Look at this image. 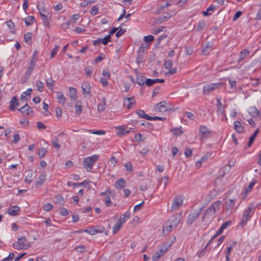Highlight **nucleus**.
<instances>
[{
	"mask_svg": "<svg viewBox=\"0 0 261 261\" xmlns=\"http://www.w3.org/2000/svg\"><path fill=\"white\" fill-rule=\"evenodd\" d=\"M170 132H172L174 135L176 136L180 135L183 133L182 131L181 130V127H180L179 128H171L170 129Z\"/></svg>",
	"mask_w": 261,
	"mask_h": 261,
	"instance_id": "nucleus-40",
	"label": "nucleus"
},
{
	"mask_svg": "<svg viewBox=\"0 0 261 261\" xmlns=\"http://www.w3.org/2000/svg\"><path fill=\"white\" fill-rule=\"evenodd\" d=\"M154 40V37L152 35H148L144 37L143 40L146 42H150Z\"/></svg>",
	"mask_w": 261,
	"mask_h": 261,
	"instance_id": "nucleus-57",
	"label": "nucleus"
},
{
	"mask_svg": "<svg viewBox=\"0 0 261 261\" xmlns=\"http://www.w3.org/2000/svg\"><path fill=\"white\" fill-rule=\"evenodd\" d=\"M180 220L179 215L175 214L170 217L167 221L176 227L179 223Z\"/></svg>",
	"mask_w": 261,
	"mask_h": 261,
	"instance_id": "nucleus-15",
	"label": "nucleus"
},
{
	"mask_svg": "<svg viewBox=\"0 0 261 261\" xmlns=\"http://www.w3.org/2000/svg\"><path fill=\"white\" fill-rule=\"evenodd\" d=\"M253 213V208L252 206H248V208L244 210L243 215L241 221L239 223V225L243 227L248 222L250 217Z\"/></svg>",
	"mask_w": 261,
	"mask_h": 261,
	"instance_id": "nucleus-6",
	"label": "nucleus"
},
{
	"mask_svg": "<svg viewBox=\"0 0 261 261\" xmlns=\"http://www.w3.org/2000/svg\"><path fill=\"white\" fill-rule=\"evenodd\" d=\"M125 170L128 172H131L133 170L132 164L130 162H127L124 164Z\"/></svg>",
	"mask_w": 261,
	"mask_h": 261,
	"instance_id": "nucleus-46",
	"label": "nucleus"
},
{
	"mask_svg": "<svg viewBox=\"0 0 261 261\" xmlns=\"http://www.w3.org/2000/svg\"><path fill=\"white\" fill-rule=\"evenodd\" d=\"M17 110L21 113L25 114L27 115H30L31 113L32 112L31 108L28 105L27 103H25L20 109H17Z\"/></svg>",
	"mask_w": 261,
	"mask_h": 261,
	"instance_id": "nucleus-25",
	"label": "nucleus"
},
{
	"mask_svg": "<svg viewBox=\"0 0 261 261\" xmlns=\"http://www.w3.org/2000/svg\"><path fill=\"white\" fill-rule=\"evenodd\" d=\"M43 23L46 28H49L51 22V13L41 16Z\"/></svg>",
	"mask_w": 261,
	"mask_h": 261,
	"instance_id": "nucleus-20",
	"label": "nucleus"
},
{
	"mask_svg": "<svg viewBox=\"0 0 261 261\" xmlns=\"http://www.w3.org/2000/svg\"><path fill=\"white\" fill-rule=\"evenodd\" d=\"M111 41V37L110 35H108L104 37L103 38L100 39L98 38L96 40H95L93 42V45L96 46L99 44L100 43H102L104 45H107L109 42Z\"/></svg>",
	"mask_w": 261,
	"mask_h": 261,
	"instance_id": "nucleus-19",
	"label": "nucleus"
},
{
	"mask_svg": "<svg viewBox=\"0 0 261 261\" xmlns=\"http://www.w3.org/2000/svg\"><path fill=\"white\" fill-rule=\"evenodd\" d=\"M27 240L25 237H21L18 238V241L15 242L13 244V246L14 248L20 250V249H27L30 247L29 244L26 243Z\"/></svg>",
	"mask_w": 261,
	"mask_h": 261,
	"instance_id": "nucleus-5",
	"label": "nucleus"
},
{
	"mask_svg": "<svg viewBox=\"0 0 261 261\" xmlns=\"http://www.w3.org/2000/svg\"><path fill=\"white\" fill-rule=\"evenodd\" d=\"M249 54V51L248 49H244L242 50L240 54L239 62H241L244 60Z\"/></svg>",
	"mask_w": 261,
	"mask_h": 261,
	"instance_id": "nucleus-31",
	"label": "nucleus"
},
{
	"mask_svg": "<svg viewBox=\"0 0 261 261\" xmlns=\"http://www.w3.org/2000/svg\"><path fill=\"white\" fill-rule=\"evenodd\" d=\"M59 46L58 45L55 46V47L52 49L51 51V55L50 58H54L55 55L57 54L58 49H59Z\"/></svg>",
	"mask_w": 261,
	"mask_h": 261,
	"instance_id": "nucleus-59",
	"label": "nucleus"
},
{
	"mask_svg": "<svg viewBox=\"0 0 261 261\" xmlns=\"http://www.w3.org/2000/svg\"><path fill=\"white\" fill-rule=\"evenodd\" d=\"M37 54V51L35 50L34 52V53L32 56L31 60L30 62V63H31L32 64L35 65L36 62Z\"/></svg>",
	"mask_w": 261,
	"mask_h": 261,
	"instance_id": "nucleus-52",
	"label": "nucleus"
},
{
	"mask_svg": "<svg viewBox=\"0 0 261 261\" xmlns=\"http://www.w3.org/2000/svg\"><path fill=\"white\" fill-rule=\"evenodd\" d=\"M225 85L224 82L210 83L205 84L203 87V92L208 95L211 92L223 88Z\"/></svg>",
	"mask_w": 261,
	"mask_h": 261,
	"instance_id": "nucleus-2",
	"label": "nucleus"
},
{
	"mask_svg": "<svg viewBox=\"0 0 261 261\" xmlns=\"http://www.w3.org/2000/svg\"><path fill=\"white\" fill-rule=\"evenodd\" d=\"M136 101L135 99H126L123 102L124 106H126L128 109H131L135 107Z\"/></svg>",
	"mask_w": 261,
	"mask_h": 261,
	"instance_id": "nucleus-24",
	"label": "nucleus"
},
{
	"mask_svg": "<svg viewBox=\"0 0 261 261\" xmlns=\"http://www.w3.org/2000/svg\"><path fill=\"white\" fill-rule=\"evenodd\" d=\"M211 47H212V46L208 44H207L206 45H205V47H203L202 49V54L204 55H206L208 54L210 49Z\"/></svg>",
	"mask_w": 261,
	"mask_h": 261,
	"instance_id": "nucleus-48",
	"label": "nucleus"
},
{
	"mask_svg": "<svg viewBox=\"0 0 261 261\" xmlns=\"http://www.w3.org/2000/svg\"><path fill=\"white\" fill-rule=\"evenodd\" d=\"M172 65V61L171 60H168L164 63V67L166 69H169Z\"/></svg>",
	"mask_w": 261,
	"mask_h": 261,
	"instance_id": "nucleus-60",
	"label": "nucleus"
},
{
	"mask_svg": "<svg viewBox=\"0 0 261 261\" xmlns=\"http://www.w3.org/2000/svg\"><path fill=\"white\" fill-rule=\"evenodd\" d=\"M105 58V55L103 54H101L98 57H96L95 59V62L98 63L101 62Z\"/></svg>",
	"mask_w": 261,
	"mask_h": 261,
	"instance_id": "nucleus-61",
	"label": "nucleus"
},
{
	"mask_svg": "<svg viewBox=\"0 0 261 261\" xmlns=\"http://www.w3.org/2000/svg\"><path fill=\"white\" fill-rule=\"evenodd\" d=\"M208 158V156L206 155H205L201 158V160L200 161H198L196 163V166L197 168H200L201 167V163L205 161H206Z\"/></svg>",
	"mask_w": 261,
	"mask_h": 261,
	"instance_id": "nucleus-53",
	"label": "nucleus"
},
{
	"mask_svg": "<svg viewBox=\"0 0 261 261\" xmlns=\"http://www.w3.org/2000/svg\"><path fill=\"white\" fill-rule=\"evenodd\" d=\"M27 175L25 178V181L30 184L33 181V173L32 170H29L27 172Z\"/></svg>",
	"mask_w": 261,
	"mask_h": 261,
	"instance_id": "nucleus-37",
	"label": "nucleus"
},
{
	"mask_svg": "<svg viewBox=\"0 0 261 261\" xmlns=\"http://www.w3.org/2000/svg\"><path fill=\"white\" fill-rule=\"evenodd\" d=\"M136 83H137L141 88H144L145 87V81L146 80V77L141 73L137 71L136 70Z\"/></svg>",
	"mask_w": 261,
	"mask_h": 261,
	"instance_id": "nucleus-13",
	"label": "nucleus"
},
{
	"mask_svg": "<svg viewBox=\"0 0 261 261\" xmlns=\"http://www.w3.org/2000/svg\"><path fill=\"white\" fill-rule=\"evenodd\" d=\"M20 211V207L17 205L11 206L7 210V213L10 216H16L19 215Z\"/></svg>",
	"mask_w": 261,
	"mask_h": 261,
	"instance_id": "nucleus-17",
	"label": "nucleus"
},
{
	"mask_svg": "<svg viewBox=\"0 0 261 261\" xmlns=\"http://www.w3.org/2000/svg\"><path fill=\"white\" fill-rule=\"evenodd\" d=\"M236 199H228L226 200V208L227 210L232 208L235 204Z\"/></svg>",
	"mask_w": 261,
	"mask_h": 261,
	"instance_id": "nucleus-33",
	"label": "nucleus"
},
{
	"mask_svg": "<svg viewBox=\"0 0 261 261\" xmlns=\"http://www.w3.org/2000/svg\"><path fill=\"white\" fill-rule=\"evenodd\" d=\"M234 128L238 133H243L244 132V128L239 121L233 122Z\"/></svg>",
	"mask_w": 261,
	"mask_h": 261,
	"instance_id": "nucleus-23",
	"label": "nucleus"
},
{
	"mask_svg": "<svg viewBox=\"0 0 261 261\" xmlns=\"http://www.w3.org/2000/svg\"><path fill=\"white\" fill-rule=\"evenodd\" d=\"M69 96L70 98H75L76 96V90L74 88H69Z\"/></svg>",
	"mask_w": 261,
	"mask_h": 261,
	"instance_id": "nucleus-41",
	"label": "nucleus"
},
{
	"mask_svg": "<svg viewBox=\"0 0 261 261\" xmlns=\"http://www.w3.org/2000/svg\"><path fill=\"white\" fill-rule=\"evenodd\" d=\"M94 3L93 0H85L81 3V5L82 7H86L88 5H90Z\"/></svg>",
	"mask_w": 261,
	"mask_h": 261,
	"instance_id": "nucleus-49",
	"label": "nucleus"
},
{
	"mask_svg": "<svg viewBox=\"0 0 261 261\" xmlns=\"http://www.w3.org/2000/svg\"><path fill=\"white\" fill-rule=\"evenodd\" d=\"M136 113L140 118H144L148 120L149 118H150V116L146 114L145 111L142 110H138L137 111Z\"/></svg>",
	"mask_w": 261,
	"mask_h": 261,
	"instance_id": "nucleus-36",
	"label": "nucleus"
},
{
	"mask_svg": "<svg viewBox=\"0 0 261 261\" xmlns=\"http://www.w3.org/2000/svg\"><path fill=\"white\" fill-rule=\"evenodd\" d=\"M211 131L205 125L199 126V135L201 139L208 138L211 135Z\"/></svg>",
	"mask_w": 261,
	"mask_h": 261,
	"instance_id": "nucleus-11",
	"label": "nucleus"
},
{
	"mask_svg": "<svg viewBox=\"0 0 261 261\" xmlns=\"http://www.w3.org/2000/svg\"><path fill=\"white\" fill-rule=\"evenodd\" d=\"M125 186V181L123 178H119L115 182V187L118 190H121Z\"/></svg>",
	"mask_w": 261,
	"mask_h": 261,
	"instance_id": "nucleus-26",
	"label": "nucleus"
},
{
	"mask_svg": "<svg viewBox=\"0 0 261 261\" xmlns=\"http://www.w3.org/2000/svg\"><path fill=\"white\" fill-rule=\"evenodd\" d=\"M43 208L45 211H49L52 210L53 205L51 203H48L43 206Z\"/></svg>",
	"mask_w": 261,
	"mask_h": 261,
	"instance_id": "nucleus-63",
	"label": "nucleus"
},
{
	"mask_svg": "<svg viewBox=\"0 0 261 261\" xmlns=\"http://www.w3.org/2000/svg\"><path fill=\"white\" fill-rule=\"evenodd\" d=\"M175 228V227L172 226L169 222L167 221L165 223V225L163 228V231L164 233H165V231H166V234L168 233L170 231H171L172 228Z\"/></svg>",
	"mask_w": 261,
	"mask_h": 261,
	"instance_id": "nucleus-30",
	"label": "nucleus"
},
{
	"mask_svg": "<svg viewBox=\"0 0 261 261\" xmlns=\"http://www.w3.org/2000/svg\"><path fill=\"white\" fill-rule=\"evenodd\" d=\"M46 180V174L45 173H42L40 174L38 180L36 182V186L40 187L42 185L45 180Z\"/></svg>",
	"mask_w": 261,
	"mask_h": 261,
	"instance_id": "nucleus-27",
	"label": "nucleus"
},
{
	"mask_svg": "<svg viewBox=\"0 0 261 261\" xmlns=\"http://www.w3.org/2000/svg\"><path fill=\"white\" fill-rule=\"evenodd\" d=\"M186 50L188 55H191L193 53V47L192 46H188L186 47Z\"/></svg>",
	"mask_w": 261,
	"mask_h": 261,
	"instance_id": "nucleus-64",
	"label": "nucleus"
},
{
	"mask_svg": "<svg viewBox=\"0 0 261 261\" xmlns=\"http://www.w3.org/2000/svg\"><path fill=\"white\" fill-rule=\"evenodd\" d=\"M170 17H171V15H169V14L168 13V14H167L166 15H165L164 16H160L158 18V20L160 22H164V21H166L167 19H168Z\"/></svg>",
	"mask_w": 261,
	"mask_h": 261,
	"instance_id": "nucleus-62",
	"label": "nucleus"
},
{
	"mask_svg": "<svg viewBox=\"0 0 261 261\" xmlns=\"http://www.w3.org/2000/svg\"><path fill=\"white\" fill-rule=\"evenodd\" d=\"M202 207H201L197 211L190 213L187 220V223L189 225H191L199 217L202 211Z\"/></svg>",
	"mask_w": 261,
	"mask_h": 261,
	"instance_id": "nucleus-10",
	"label": "nucleus"
},
{
	"mask_svg": "<svg viewBox=\"0 0 261 261\" xmlns=\"http://www.w3.org/2000/svg\"><path fill=\"white\" fill-rule=\"evenodd\" d=\"M106 103L105 101V99H103V100L99 103L97 105V111L99 113L102 112L106 108Z\"/></svg>",
	"mask_w": 261,
	"mask_h": 261,
	"instance_id": "nucleus-35",
	"label": "nucleus"
},
{
	"mask_svg": "<svg viewBox=\"0 0 261 261\" xmlns=\"http://www.w3.org/2000/svg\"><path fill=\"white\" fill-rule=\"evenodd\" d=\"M221 204V201L217 200L210 205L203 214L202 221L206 222L211 221L215 217L216 211L219 210Z\"/></svg>",
	"mask_w": 261,
	"mask_h": 261,
	"instance_id": "nucleus-1",
	"label": "nucleus"
},
{
	"mask_svg": "<svg viewBox=\"0 0 261 261\" xmlns=\"http://www.w3.org/2000/svg\"><path fill=\"white\" fill-rule=\"evenodd\" d=\"M36 86L38 90L40 91H41L43 88L44 83L40 81H37Z\"/></svg>",
	"mask_w": 261,
	"mask_h": 261,
	"instance_id": "nucleus-56",
	"label": "nucleus"
},
{
	"mask_svg": "<svg viewBox=\"0 0 261 261\" xmlns=\"http://www.w3.org/2000/svg\"><path fill=\"white\" fill-rule=\"evenodd\" d=\"M172 1H168L166 2L165 5L160 6L158 9L157 12L158 13H161L164 11L165 8L172 5Z\"/></svg>",
	"mask_w": 261,
	"mask_h": 261,
	"instance_id": "nucleus-39",
	"label": "nucleus"
},
{
	"mask_svg": "<svg viewBox=\"0 0 261 261\" xmlns=\"http://www.w3.org/2000/svg\"><path fill=\"white\" fill-rule=\"evenodd\" d=\"M98 159L99 156L97 154H94L84 159L83 166L87 171L89 172L92 169L94 164Z\"/></svg>",
	"mask_w": 261,
	"mask_h": 261,
	"instance_id": "nucleus-3",
	"label": "nucleus"
},
{
	"mask_svg": "<svg viewBox=\"0 0 261 261\" xmlns=\"http://www.w3.org/2000/svg\"><path fill=\"white\" fill-rule=\"evenodd\" d=\"M46 153V149L43 147H41L39 150L38 155L40 158H42L45 155Z\"/></svg>",
	"mask_w": 261,
	"mask_h": 261,
	"instance_id": "nucleus-50",
	"label": "nucleus"
},
{
	"mask_svg": "<svg viewBox=\"0 0 261 261\" xmlns=\"http://www.w3.org/2000/svg\"><path fill=\"white\" fill-rule=\"evenodd\" d=\"M32 34L30 32L27 33V34H25L24 35V40L28 43H29L32 39Z\"/></svg>",
	"mask_w": 261,
	"mask_h": 261,
	"instance_id": "nucleus-47",
	"label": "nucleus"
},
{
	"mask_svg": "<svg viewBox=\"0 0 261 261\" xmlns=\"http://www.w3.org/2000/svg\"><path fill=\"white\" fill-rule=\"evenodd\" d=\"M183 204V198L181 196L175 197L172 202L171 208L169 210L170 212L176 211L178 210Z\"/></svg>",
	"mask_w": 261,
	"mask_h": 261,
	"instance_id": "nucleus-9",
	"label": "nucleus"
},
{
	"mask_svg": "<svg viewBox=\"0 0 261 261\" xmlns=\"http://www.w3.org/2000/svg\"><path fill=\"white\" fill-rule=\"evenodd\" d=\"M34 20V17L32 16H29L26 18L24 20L25 23L27 25L29 26L32 25Z\"/></svg>",
	"mask_w": 261,
	"mask_h": 261,
	"instance_id": "nucleus-42",
	"label": "nucleus"
},
{
	"mask_svg": "<svg viewBox=\"0 0 261 261\" xmlns=\"http://www.w3.org/2000/svg\"><path fill=\"white\" fill-rule=\"evenodd\" d=\"M90 133L93 134L97 135H103L106 134V132L103 130H98L96 131H93L92 130H89Z\"/></svg>",
	"mask_w": 261,
	"mask_h": 261,
	"instance_id": "nucleus-54",
	"label": "nucleus"
},
{
	"mask_svg": "<svg viewBox=\"0 0 261 261\" xmlns=\"http://www.w3.org/2000/svg\"><path fill=\"white\" fill-rule=\"evenodd\" d=\"M255 184V180H252L248 185V186L245 188L244 193L242 194V198L245 199L247 197V194L251 192L252 189Z\"/></svg>",
	"mask_w": 261,
	"mask_h": 261,
	"instance_id": "nucleus-22",
	"label": "nucleus"
},
{
	"mask_svg": "<svg viewBox=\"0 0 261 261\" xmlns=\"http://www.w3.org/2000/svg\"><path fill=\"white\" fill-rule=\"evenodd\" d=\"M205 27V22L204 21H199L197 24V27L196 28L197 31H200L204 29Z\"/></svg>",
	"mask_w": 261,
	"mask_h": 261,
	"instance_id": "nucleus-43",
	"label": "nucleus"
},
{
	"mask_svg": "<svg viewBox=\"0 0 261 261\" xmlns=\"http://www.w3.org/2000/svg\"><path fill=\"white\" fill-rule=\"evenodd\" d=\"M19 105L18 99H12L10 102L9 109L11 111H14Z\"/></svg>",
	"mask_w": 261,
	"mask_h": 261,
	"instance_id": "nucleus-28",
	"label": "nucleus"
},
{
	"mask_svg": "<svg viewBox=\"0 0 261 261\" xmlns=\"http://www.w3.org/2000/svg\"><path fill=\"white\" fill-rule=\"evenodd\" d=\"M130 213L128 211L126 212L122 217H121L118 221L121 224H123L130 217Z\"/></svg>",
	"mask_w": 261,
	"mask_h": 261,
	"instance_id": "nucleus-32",
	"label": "nucleus"
},
{
	"mask_svg": "<svg viewBox=\"0 0 261 261\" xmlns=\"http://www.w3.org/2000/svg\"><path fill=\"white\" fill-rule=\"evenodd\" d=\"M118 129L117 134L120 137H122L130 133V129H128L126 126H121L116 127Z\"/></svg>",
	"mask_w": 261,
	"mask_h": 261,
	"instance_id": "nucleus-18",
	"label": "nucleus"
},
{
	"mask_svg": "<svg viewBox=\"0 0 261 261\" xmlns=\"http://www.w3.org/2000/svg\"><path fill=\"white\" fill-rule=\"evenodd\" d=\"M173 108V106L170 103L163 100L160 103H156L154 106V109L155 111L164 112L170 111Z\"/></svg>",
	"mask_w": 261,
	"mask_h": 261,
	"instance_id": "nucleus-4",
	"label": "nucleus"
},
{
	"mask_svg": "<svg viewBox=\"0 0 261 261\" xmlns=\"http://www.w3.org/2000/svg\"><path fill=\"white\" fill-rule=\"evenodd\" d=\"M80 18V15L79 14H76L73 15L70 20L69 21L70 23H74L76 22V20H78Z\"/></svg>",
	"mask_w": 261,
	"mask_h": 261,
	"instance_id": "nucleus-55",
	"label": "nucleus"
},
{
	"mask_svg": "<svg viewBox=\"0 0 261 261\" xmlns=\"http://www.w3.org/2000/svg\"><path fill=\"white\" fill-rule=\"evenodd\" d=\"M83 93L84 94H89L90 91V85L89 82H84L82 85Z\"/></svg>",
	"mask_w": 261,
	"mask_h": 261,
	"instance_id": "nucleus-29",
	"label": "nucleus"
},
{
	"mask_svg": "<svg viewBox=\"0 0 261 261\" xmlns=\"http://www.w3.org/2000/svg\"><path fill=\"white\" fill-rule=\"evenodd\" d=\"M98 7L97 6L95 5L93 6L90 11L91 14L96 15L98 14Z\"/></svg>",
	"mask_w": 261,
	"mask_h": 261,
	"instance_id": "nucleus-51",
	"label": "nucleus"
},
{
	"mask_svg": "<svg viewBox=\"0 0 261 261\" xmlns=\"http://www.w3.org/2000/svg\"><path fill=\"white\" fill-rule=\"evenodd\" d=\"M72 104L74 105L75 108V114L76 116H79L82 111V102L80 100H76V99H71Z\"/></svg>",
	"mask_w": 261,
	"mask_h": 261,
	"instance_id": "nucleus-12",
	"label": "nucleus"
},
{
	"mask_svg": "<svg viewBox=\"0 0 261 261\" xmlns=\"http://www.w3.org/2000/svg\"><path fill=\"white\" fill-rule=\"evenodd\" d=\"M224 230V228H222L221 226L219 228L217 232L216 233V234L212 237V238L211 239V240L207 243L205 248L207 247V246L212 243L213 242V240L219 235L221 234Z\"/></svg>",
	"mask_w": 261,
	"mask_h": 261,
	"instance_id": "nucleus-38",
	"label": "nucleus"
},
{
	"mask_svg": "<svg viewBox=\"0 0 261 261\" xmlns=\"http://www.w3.org/2000/svg\"><path fill=\"white\" fill-rule=\"evenodd\" d=\"M122 224H121L120 222L118 221L117 223L114 226L113 228V232L114 233H117L119 230L120 229V227H121Z\"/></svg>",
	"mask_w": 261,
	"mask_h": 261,
	"instance_id": "nucleus-45",
	"label": "nucleus"
},
{
	"mask_svg": "<svg viewBox=\"0 0 261 261\" xmlns=\"http://www.w3.org/2000/svg\"><path fill=\"white\" fill-rule=\"evenodd\" d=\"M35 64H32L30 63L29 67H28L26 71V74L30 75L34 69Z\"/></svg>",
	"mask_w": 261,
	"mask_h": 261,
	"instance_id": "nucleus-44",
	"label": "nucleus"
},
{
	"mask_svg": "<svg viewBox=\"0 0 261 261\" xmlns=\"http://www.w3.org/2000/svg\"><path fill=\"white\" fill-rule=\"evenodd\" d=\"M171 245V243L169 244H167L165 247H163L160 250L155 252L152 257V260L158 261L161 257L165 255Z\"/></svg>",
	"mask_w": 261,
	"mask_h": 261,
	"instance_id": "nucleus-7",
	"label": "nucleus"
},
{
	"mask_svg": "<svg viewBox=\"0 0 261 261\" xmlns=\"http://www.w3.org/2000/svg\"><path fill=\"white\" fill-rule=\"evenodd\" d=\"M51 144L53 147L57 149H59L61 148V145L59 143V140L57 137H55L51 140Z\"/></svg>",
	"mask_w": 261,
	"mask_h": 261,
	"instance_id": "nucleus-34",
	"label": "nucleus"
},
{
	"mask_svg": "<svg viewBox=\"0 0 261 261\" xmlns=\"http://www.w3.org/2000/svg\"><path fill=\"white\" fill-rule=\"evenodd\" d=\"M85 72L87 76H90L92 72V67H87L85 68Z\"/></svg>",
	"mask_w": 261,
	"mask_h": 261,
	"instance_id": "nucleus-58",
	"label": "nucleus"
},
{
	"mask_svg": "<svg viewBox=\"0 0 261 261\" xmlns=\"http://www.w3.org/2000/svg\"><path fill=\"white\" fill-rule=\"evenodd\" d=\"M105 228L102 227H99L98 226H93L89 227L88 229H82L78 231L77 232L82 233L83 232H87L91 235H94L97 233H101L103 232Z\"/></svg>",
	"mask_w": 261,
	"mask_h": 261,
	"instance_id": "nucleus-8",
	"label": "nucleus"
},
{
	"mask_svg": "<svg viewBox=\"0 0 261 261\" xmlns=\"http://www.w3.org/2000/svg\"><path fill=\"white\" fill-rule=\"evenodd\" d=\"M37 9L39 11V14L40 16H42L43 15H47L50 14L51 13V10L49 7H46L44 6V3H43L42 5L41 6L40 4H37Z\"/></svg>",
	"mask_w": 261,
	"mask_h": 261,
	"instance_id": "nucleus-14",
	"label": "nucleus"
},
{
	"mask_svg": "<svg viewBox=\"0 0 261 261\" xmlns=\"http://www.w3.org/2000/svg\"><path fill=\"white\" fill-rule=\"evenodd\" d=\"M165 82L164 79H146L145 81V85L147 86L148 87H150L153 85L157 83H163Z\"/></svg>",
	"mask_w": 261,
	"mask_h": 261,
	"instance_id": "nucleus-21",
	"label": "nucleus"
},
{
	"mask_svg": "<svg viewBox=\"0 0 261 261\" xmlns=\"http://www.w3.org/2000/svg\"><path fill=\"white\" fill-rule=\"evenodd\" d=\"M223 102L221 99H217V107L218 111L222 115H225V108L227 107V105L225 101V99H223Z\"/></svg>",
	"mask_w": 261,
	"mask_h": 261,
	"instance_id": "nucleus-16",
	"label": "nucleus"
}]
</instances>
